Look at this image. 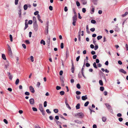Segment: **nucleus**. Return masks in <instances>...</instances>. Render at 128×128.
Wrapping results in <instances>:
<instances>
[{
  "label": "nucleus",
  "mask_w": 128,
  "mask_h": 128,
  "mask_svg": "<svg viewBox=\"0 0 128 128\" xmlns=\"http://www.w3.org/2000/svg\"><path fill=\"white\" fill-rule=\"evenodd\" d=\"M74 15L72 17L73 22L72 24L73 26H75L76 25V23L77 20V15L76 12L74 11Z\"/></svg>",
  "instance_id": "f257e3e1"
},
{
  "label": "nucleus",
  "mask_w": 128,
  "mask_h": 128,
  "mask_svg": "<svg viewBox=\"0 0 128 128\" xmlns=\"http://www.w3.org/2000/svg\"><path fill=\"white\" fill-rule=\"evenodd\" d=\"M75 116H79L78 117V118H83L84 116V114L82 112H78L76 113L75 115Z\"/></svg>",
  "instance_id": "f03ea898"
},
{
  "label": "nucleus",
  "mask_w": 128,
  "mask_h": 128,
  "mask_svg": "<svg viewBox=\"0 0 128 128\" xmlns=\"http://www.w3.org/2000/svg\"><path fill=\"white\" fill-rule=\"evenodd\" d=\"M105 104L108 110L111 113H112L113 111L112 109L111 108V106L108 103H106Z\"/></svg>",
  "instance_id": "7ed1b4c3"
},
{
  "label": "nucleus",
  "mask_w": 128,
  "mask_h": 128,
  "mask_svg": "<svg viewBox=\"0 0 128 128\" xmlns=\"http://www.w3.org/2000/svg\"><path fill=\"white\" fill-rule=\"evenodd\" d=\"M34 30L36 32L38 29V26L37 23H34Z\"/></svg>",
  "instance_id": "20e7f679"
},
{
  "label": "nucleus",
  "mask_w": 128,
  "mask_h": 128,
  "mask_svg": "<svg viewBox=\"0 0 128 128\" xmlns=\"http://www.w3.org/2000/svg\"><path fill=\"white\" fill-rule=\"evenodd\" d=\"M65 102L66 104V107L68 108L69 110H70L71 109V108L69 104L67 103L68 101L67 100L66 98L65 99Z\"/></svg>",
  "instance_id": "39448f33"
},
{
  "label": "nucleus",
  "mask_w": 128,
  "mask_h": 128,
  "mask_svg": "<svg viewBox=\"0 0 128 128\" xmlns=\"http://www.w3.org/2000/svg\"><path fill=\"white\" fill-rule=\"evenodd\" d=\"M29 89L30 91L32 93H34V92L35 91L34 88L32 86H30Z\"/></svg>",
  "instance_id": "423d86ee"
},
{
  "label": "nucleus",
  "mask_w": 128,
  "mask_h": 128,
  "mask_svg": "<svg viewBox=\"0 0 128 128\" xmlns=\"http://www.w3.org/2000/svg\"><path fill=\"white\" fill-rule=\"evenodd\" d=\"M30 104H31L33 105L34 104V98H31L29 100Z\"/></svg>",
  "instance_id": "0eeeda50"
},
{
  "label": "nucleus",
  "mask_w": 128,
  "mask_h": 128,
  "mask_svg": "<svg viewBox=\"0 0 128 128\" xmlns=\"http://www.w3.org/2000/svg\"><path fill=\"white\" fill-rule=\"evenodd\" d=\"M38 18V20L41 23H42V21L40 19V17L39 14L37 16Z\"/></svg>",
  "instance_id": "6e6552de"
},
{
  "label": "nucleus",
  "mask_w": 128,
  "mask_h": 128,
  "mask_svg": "<svg viewBox=\"0 0 128 128\" xmlns=\"http://www.w3.org/2000/svg\"><path fill=\"white\" fill-rule=\"evenodd\" d=\"M88 98L87 95L83 96L82 97V100H85Z\"/></svg>",
  "instance_id": "1a4fd4ad"
},
{
  "label": "nucleus",
  "mask_w": 128,
  "mask_h": 128,
  "mask_svg": "<svg viewBox=\"0 0 128 128\" xmlns=\"http://www.w3.org/2000/svg\"><path fill=\"white\" fill-rule=\"evenodd\" d=\"M119 71L120 72L124 74H126V72L124 69H121L119 70Z\"/></svg>",
  "instance_id": "9d476101"
},
{
  "label": "nucleus",
  "mask_w": 128,
  "mask_h": 128,
  "mask_svg": "<svg viewBox=\"0 0 128 128\" xmlns=\"http://www.w3.org/2000/svg\"><path fill=\"white\" fill-rule=\"evenodd\" d=\"M74 65L72 63V67L71 69V71L72 73H74Z\"/></svg>",
  "instance_id": "9b49d317"
},
{
  "label": "nucleus",
  "mask_w": 128,
  "mask_h": 128,
  "mask_svg": "<svg viewBox=\"0 0 128 128\" xmlns=\"http://www.w3.org/2000/svg\"><path fill=\"white\" fill-rule=\"evenodd\" d=\"M91 14H93L94 12V8L93 7V6H92L91 7Z\"/></svg>",
  "instance_id": "f8f14e48"
},
{
  "label": "nucleus",
  "mask_w": 128,
  "mask_h": 128,
  "mask_svg": "<svg viewBox=\"0 0 128 128\" xmlns=\"http://www.w3.org/2000/svg\"><path fill=\"white\" fill-rule=\"evenodd\" d=\"M7 74L9 78L11 80L12 78V75H11L10 73L9 72H7Z\"/></svg>",
  "instance_id": "ddd939ff"
},
{
  "label": "nucleus",
  "mask_w": 128,
  "mask_h": 128,
  "mask_svg": "<svg viewBox=\"0 0 128 128\" xmlns=\"http://www.w3.org/2000/svg\"><path fill=\"white\" fill-rule=\"evenodd\" d=\"M86 31L87 33L88 34H90V32L88 28V25H87L86 26Z\"/></svg>",
  "instance_id": "4468645a"
},
{
  "label": "nucleus",
  "mask_w": 128,
  "mask_h": 128,
  "mask_svg": "<svg viewBox=\"0 0 128 128\" xmlns=\"http://www.w3.org/2000/svg\"><path fill=\"white\" fill-rule=\"evenodd\" d=\"M60 79L61 81V82L62 83H64V78L62 76H61L60 77Z\"/></svg>",
  "instance_id": "2eb2a0df"
},
{
  "label": "nucleus",
  "mask_w": 128,
  "mask_h": 128,
  "mask_svg": "<svg viewBox=\"0 0 128 128\" xmlns=\"http://www.w3.org/2000/svg\"><path fill=\"white\" fill-rule=\"evenodd\" d=\"M74 121L75 122L77 123L78 124H82V122L78 120H74Z\"/></svg>",
  "instance_id": "dca6fc26"
},
{
  "label": "nucleus",
  "mask_w": 128,
  "mask_h": 128,
  "mask_svg": "<svg viewBox=\"0 0 128 128\" xmlns=\"http://www.w3.org/2000/svg\"><path fill=\"white\" fill-rule=\"evenodd\" d=\"M33 24L37 23L36 19L35 16H33Z\"/></svg>",
  "instance_id": "f3484780"
},
{
  "label": "nucleus",
  "mask_w": 128,
  "mask_h": 128,
  "mask_svg": "<svg viewBox=\"0 0 128 128\" xmlns=\"http://www.w3.org/2000/svg\"><path fill=\"white\" fill-rule=\"evenodd\" d=\"M82 2L84 5H85L87 3V2L86 0H81Z\"/></svg>",
  "instance_id": "a211bd4d"
},
{
  "label": "nucleus",
  "mask_w": 128,
  "mask_h": 128,
  "mask_svg": "<svg viewBox=\"0 0 128 128\" xmlns=\"http://www.w3.org/2000/svg\"><path fill=\"white\" fill-rule=\"evenodd\" d=\"M18 14H19V18H21L22 17L21 15V10L20 9L19 10V12L18 13Z\"/></svg>",
  "instance_id": "6ab92c4d"
},
{
  "label": "nucleus",
  "mask_w": 128,
  "mask_h": 128,
  "mask_svg": "<svg viewBox=\"0 0 128 128\" xmlns=\"http://www.w3.org/2000/svg\"><path fill=\"white\" fill-rule=\"evenodd\" d=\"M40 43L44 45H45L46 44L45 42L43 40H41Z\"/></svg>",
  "instance_id": "aec40b11"
},
{
  "label": "nucleus",
  "mask_w": 128,
  "mask_h": 128,
  "mask_svg": "<svg viewBox=\"0 0 128 128\" xmlns=\"http://www.w3.org/2000/svg\"><path fill=\"white\" fill-rule=\"evenodd\" d=\"M80 104H78L76 106V109H78L80 108Z\"/></svg>",
  "instance_id": "412c9836"
},
{
  "label": "nucleus",
  "mask_w": 128,
  "mask_h": 128,
  "mask_svg": "<svg viewBox=\"0 0 128 128\" xmlns=\"http://www.w3.org/2000/svg\"><path fill=\"white\" fill-rule=\"evenodd\" d=\"M106 120V117H103L102 118V120L104 122H105Z\"/></svg>",
  "instance_id": "4be33fe9"
},
{
  "label": "nucleus",
  "mask_w": 128,
  "mask_h": 128,
  "mask_svg": "<svg viewBox=\"0 0 128 128\" xmlns=\"http://www.w3.org/2000/svg\"><path fill=\"white\" fill-rule=\"evenodd\" d=\"M28 8V5L27 4H25L24 6V10H26Z\"/></svg>",
  "instance_id": "5701e85b"
},
{
  "label": "nucleus",
  "mask_w": 128,
  "mask_h": 128,
  "mask_svg": "<svg viewBox=\"0 0 128 128\" xmlns=\"http://www.w3.org/2000/svg\"><path fill=\"white\" fill-rule=\"evenodd\" d=\"M19 82V80L18 78H17L15 84L16 85H17L18 84Z\"/></svg>",
  "instance_id": "b1692460"
},
{
  "label": "nucleus",
  "mask_w": 128,
  "mask_h": 128,
  "mask_svg": "<svg viewBox=\"0 0 128 128\" xmlns=\"http://www.w3.org/2000/svg\"><path fill=\"white\" fill-rule=\"evenodd\" d=\"M99 83L100 85L101 86H102L103 85L102 81V80H99Z\"/></svg>",
  "instance_id": "393cba45"
},
{
  "label": "nucleus",
  "mask_w": 128,
  "mask_h": 128,
  "mask_svg": "<svg viewBox=\"0 0 128 128\" xmlns=\"http://www.w3.org/2000/svg\"><path fill=\"white\" fill-rule=\"evenodd\" d=\"M45 30L46 31V34H48V27H46L45 28Z\"/></svg>",
  "instance_id": "a878e982"
},
{
  "label": "nucleus",
  "mask_w": 128,
  "mask_h": 128,
  "mask_svg": "<svg viewBox=\"0 0 128 128\" xmlns=\"http://www.w3.org/2000/svg\"><path fill=\"white\" fill-rule=\"evenodd\" d=\"M2 57L3 59L4 60H6V56L4 54H2Z\"/></svg>",
  "instance_id": "bb28decb"
},
{
  "label": "nucleus",
  "mask_w": 128,
  "mask_h": 128,
  "mask_svg": "<svg viewBox=\"0 0 128 128\" xmlns=\"http://www.w3.org/2000/svg\"><path fill=\"white\" fill-rule=\"evenodd\" d=\"M25 26L24 30L26 29L28 27V24L26 22H25Z\"/></svg>",
  "instance_id": "cd10ccee"
},
{
  "label": "nucleus",
  "mask_w": 128,
  "mask_h": 128,
  "mask_svg": "<svg viewBox=\"0 0 128 128\" xmlns=\"http://www.w3.org/2000/svg\"><path fill=\"white\" fill-rule=\"evenodd\" d=\"M55 121L57 125H58L59 124H61V123L58 120H55Z\"/></svg>",
  "instance_id": "c85d7f7f"
},
{
  "label": "nucleus",
  "mask_w": 128,
  "mask_h": 128,
  "mask_svg": "<svg viewBox=\"0 0 128 128\" xmlns=\"http://www.w3.org/2000/svg\"><path fill=\"white\" fill-rule=\"evenodd\" d=\"M89 103V102L88 101H87L86 102L84 105V106H87Z\"/></svg>",
  "instance_id": "c756f323"
},
{
  "label": "nucleus",
  "mask_w": 128,
  "mask_h": 128,
  "mask_svg": "<svg viewBox=\"0 0 128 128\" xmlns=\"http://www.w3.org/2000/svg\"><path fill=\"white\" fill-rule=\"evenodd\" d=\"M93 66L94 68H97V67L96 66V62H94L93 64Z\"/></svg>",
  "instance_id": "7c9ffc66"
},
{
  "label": "nucleus",
  "mask_w": 128,
  "mask_h": 128,
  "mask_svg": "<svg viewBox=\"0 0 128 128\" xmlns=\"http://www.w3.org/2000/svg\"><path fill=\"white\" fill-rule=\"evenodd\" d=\"M102 38V36H98L97 37V39L98 40H99Z\"/></svg>",
  "instance_id": "2f4dec72"
},
{
  "label": "nucleus",
  "mask_w": 128,
  "mask_h": 128,
  "mask_svg": "<svg viewBox=\"0 0 128 128\" xmlns=\"http://www.w3.org/2000/svg\"><path fill=\"white\" fill-rule=\"evenodd\" d=\"M91 22L92 24H95L96 22L95 20H91Z\"/></svg>",
  "instance_id": "473e14b6"
},
{
  "label": "nucleus",
  "mask_w": 128,
  "mask_h": 128,
  "mask_svg": "<svg viewBox=\"0 0 128 128\" xmlns=\"http://www.w3.org/2000/svg\"><path fill=\"white\" fill-rule=\"evenodd\" d=\"M93 2L94 4L95 5H96L97 4V1L96 0H93Z\"/></svg>",
  "instance_id": "72a5a7b5"
},
{
  "label": "nucleus",
  "mask_w": 128,
  "mask_h": 128,
  "mask_svg": "<svg viewBox=\"0 0 128 128\" xmlns=\"http://www.w3.org/2000/svg\"><path fill=\"white\" fill-rule=\"evenodd\" d=\"M128 14V13L127 12H126L124 14H122V16L123 17H124L125 16H126Z\"/></svg>",
  "instance_id": "f704fd0d"
},
{
  "label": "nucleus",
  "mask_w": 128,
  "mask_h": 128,
  "mask_svg": "<svg viewBox=\"0 0 128 128\" xmlns=\"http://www.w3.org/2000/svg\"><path fill=\"white\" fill-rule=\"evenodd\" d=\"M10 41L11 42H12L13 41L12 40V35L11 34H10Z\"/></svg>",
  "instance_id": "c9c22d12"
},
{
  "label": "nucleus",
  "mask_w": 128,
  "mask_h": 128,
  "mask_svg": "<svg viewBox=\"0 0 128 128\" xmlns=\"http://www.w3.org/2000/svg\"><path fill=\"white\" fill-rule=\"evenodd\" d=\"M100 90L101 91H103L104 90V88L103 86H101L100 88Z\"/></svg>",
  "instance_id": "e433bc0d"
},
{
  "label": "nucleus",
  "mask_w": 128,
  "mask_h": 128,
  "mask_svg": "<svg viewBox=\"0 0 128 128\" xmlns=\"http://www.w3.org/2000/svg\"><path fill=\"white\" fill-rule=\"evenodd\" d=\"M54 111L55 113H57L58 110V109H55L54 110Z\"/></svg>",
  "instance_id": "4c0bfd02"
},
{
  "label": "nucleus",
  "mask_w": 128,
  "mask_h": 128,
  "mask_svg": "<svg viewBox=\"0 0 128 128\" xmlns=\"http://www.w3.org/2000/svg\"><path fill=\"white\" fill-rule=\"evenodd\" d=\"M64 91H61L60 92V94L61 95H63L64 94Z\"/></svg>",
  "instance_id": "58836bf2"
},
{
  "label": "nucleus",
  "mask_w": 128,
  "mask_h": 128,
  "mask_svg": "<svg viewBox=\"0 0 128 128\" xmlns=\"http://www.w3.org/2000/svg\"><path fill=\"white\" fill-rule=\"evenodd\" d=\"M76 87L78 89H80V86L79 84H77Z\"/></svg>",
  "instance_id": "ea45409f"
},
{
  "label": "nucleus",
  "mask_w": 128,
  "mask_h": 128,
  "mask_svg": "<svg viewBox=\"0 0 128 128\" xmlns=\"http://www.w3.org/2000/svg\"><path fill=\"white\" fill-rule=\"evenodd\" d=\"M39 109L41 112L44 110L42 107V106L41 107L40 106Z\"/></svg>",
  "instance_id": "a19ab883"
},
{
  "label": "nucleus",
  "mask_w": 128,
  "mask_h": 128,
  "mask_svg": "<svg viewBox=\"0 0 128 128\" xmlns=\"http://www.w3.org/2000/svg\"><path fill=\"white\" fill-rule=\"evenodd\" d=\"M44 107H45L47 106V102L46 101H45L44 102Z\"/></svg>",
  "instance_id": "79ce46f5"
},
{
  "label": "nucleus",
  "mask_w": 128,
  "mask_h": 128,
  "mask_svg": "<svg viewBox=\"0 0 128 128\" xmlns=\"http://www.w3.org/2000/svg\"><path fill=\"white\" fill-rule=\"evenodd\" d=\"M8 54L9 56H12V50H10L8 51Z\"/></svg>",
  "instance_id": "37998d69"
},
{
  "label": "nucleus",
  "mask_w": 128,
  "mask_h": 128,
  "mask_svg": "<svg viewBox=\"0 0 128 128\" xmlns=\"http://www.w3.org/2000/svg\"><path fill=\"white\" fill-rule=\"evenodd\" d=\"M76 5L78 6H80V4L79 2L77 1L76 2Z\"/></svg>",
  "instance_id": "c03bdc74"
},
{
  "label": "nucleus",
  "mask_w": 128,
  "mask_h": 128,
  "mask_svg": "<svg viewBox=\"0 0 128 128\" xmlns=\"http://www.w3.org/2000/svg\"><path fill=\"white\" fill-rule=\"evenodd\" d=\"M32 109L34 111H37V109L35 107H32Z\"/></svg>",
  "instance_id": "a18cd8bd"
},
{
  "label": "nucleus",
  "mask_w": 128,
  "mask_h": 128,
  "mask_svg": "<svg viewBox=\"0 0 128 128\" xmlns=\"http://www.w3.org/2000/svg\"><path fill=\"white\" fill-rule=\"evenodd\" d=\"M85 64V63H84V64L82 67V69H81V72H83V70L84 69V68L85 67V66H84V64Z\"/></svg>",
  "instance_id": "49530a36"
},
{
  "label": "nucleus",
  "mask_w": 128,
  "mask_h": 128,
  "mask_svg": "<svg viewBox=\"0 0 128 128\" xmlns=\"http://www.w3.org/2000/svg\"><path fill=\"white\" fill-rule=\"evenodd\" d=\"M90 30L92 32H94L95 30V28H94L90 29Z\"/></svg>",
  "instance_id": "de8ad7c7"
},
{
  "label": "nucleus",
  "mask_w": 128,
  "mask_h": 128,
  "mask_svg": "<svg viewBox=\"0 0 128 128\" xmlns=\"http://www.w3.org/2000/svg\"><path fill=\"white\" fill-rule=\"evenodd\" d=\"M61 88L60 86H57L56 87V89L57 90H59Z\"/></svg>",
  "instance_id": "09e8293b"
},
{
  "label": "nucleus",
  "mask_w": 128,
  "mask_h": 128,
  "mask_svg": "<svg viewBox=\"0 0 128 128\" xmlns=\"http://www.w3.org/2000/svg\"><path fill=\"white\" fill-rule=\"evenodd\" d=\"M60 47L62 49L64 48V44L63 43H62L60 45Z\"/></svg>",
  "instance_id": "8fccbe9b"
},
{
  "label": "nucleus",
  "mask_w": 128,
  "mask_h": 128,
  "mask_svg": "<svg viewBox=\"0 0 128 128\" xmlns=\"http://www.w3.org/2000/svg\"><path fill=\"white\" fill-rule=\"evenodd\" d=\"M25 94L27 96H29L30 95V93L27 92H25Z\"/></svg>",
  "instance_id": "3c124183"
},
{
  "label": "nucleus",
  "mask_w": 128,
  "mask_h": 128,
  "mask_svg": "<svg viewBox=\"0 0 128 128\" xmlns=\"http://www.w3.org/2000/svg\"><path fill=\"white\" fill-rule=\"evenodd\" d=\"M3 121L6 124H8V122L6 119H4L3 120Z\"/></svg>",
  "instance_id": "603ef678"
},
{
  "label": "nucleus",
  "mask_w": 128,
  "mask_h": 128,
  "mask_svg": "<svg viewBox=\"0 0 128 128\" xmlns=\"http://www.w3.org/2000/svg\"><path fill=\"white\" fill-rule=\"evenodd\" d=\"M46 112L48 114H50L51 112L48 109H47L46 110Z\"/></svg>",
  "instance_id": "864d4df0"
},
{
  "label": "nucleus",
  "mask_w": 128,
  "mask_h": 128,
  "mask_svg": "<svg viewBox=\"0 0 128 128\" xmlns=\"http://www.w3.org/2000/svg\"><path fill=\"white\" fill-rule=\"evenodd\" d=\"M117 116L118 117H121L122 116V114H121L120 113H118L117 114Z\"/></svg>",
  "instance_id": "5fc2aeb1"
},
{
  "label": "nucleus",
  "mask_w": 128,
  "mask_h": 128,
  "mask_svg": "<svg viewBox=\"0 0 128 128\" xmlns=\"http://www.w3.org/2000/svg\"><path fill=\"white\" fill-rule=\"evenodd\" d=\"M76 94L78 95L80 94H81V92L78 91H77L76 92Z\"/></svg>",
  "instance_id": "6e6d98bb"
},
{
  "label": "nucleus",
  "mask_w": 128,
  "mask_h": 128,
  "mask_svg": "<svg viewBox=\"0 0 128 128\" xmlns=\"http://www.w3.org/2000/svg\"><path fill=\"white\" fill-rule=\"evenodd\" d=\"M82 12L84 13L86 12V9L85 8H83L82 10Z\"/></svg>",
  "instance_id": "4d7b16f0"
},
{
  "label": "nucleus",
  "mask_w": 128,
  "mask_h": 128,
  "mask_svg": "<svg viewBox=\"0 0 128 128\" xmlns=\"http://www.w3.org/2000/svg\"><path fill=\"white\" fill-rule=\"evenodd\" d=\"M49 8L50 10H53L52 7L51 6H49Z\"/></svg>",
  "instance_id": "13d9d810"
},
{
  "label": "nucleus",
  "mask_w": 128,
  "mask_h": 128,
  "mask_svg": "<svg viewBox=\"0 0 128 128\" xmlns=\"http://www.w3.org/2000/svg\"><path fill=\"white\" fill-rule=\"evenodd\" d=\"M22 46L24 48L26 49V46L25 44H22Z\"/></svg>",
  "instance_id": "bf43d9fd"
},
{
  "label": "nucleus",
  "mask_w": 128,
  "mask_h": 128,
  "mask_svg": "<svg viewBox=\"0 0 128 128\" xmlns=\"http://www.w3.org/2000/svg\"><path fill=\"white\" fill-rule=\"evenodd\" d=\"M38 13H39V12L38 11H36L34 13V14L35 15H38Z\"/></svg>",
  "instance_id": "052dcab7"
},
{
  "label": "nucleus",
  "mask_w": 128,
  "mask_h": 128,
  "mask_svg": "<svg viewBox=\"0 0 128 128\" xmlns=\"http://www.w3.org/2000/svg\"><path fill=\"white\" fill-rule=\"evenodd\" d=\"M18 0H15V4L16 5H17L18 4Z\"/></svg>",
  "instance_id": "680f3d73"
},
{
  "label": "nucleus",
  "mask_w": 128,
  "mask_h": 128,
  "mask_svg": "<svg viewBox=\"0 0 128 128\" xmlns=\"http://www.w3.org/2000/svg\"><path fill=\"white\" fill-rule=\"evenodd\" d=\"M98 48V45H96V46H95L94 50H96Z\"/></svg>",
  "instance_id": "e2e57ef3"
},
{
  "label": "nucleus",
  "mask_w": 128,
  "mask_h": 128,
  "mask_svg": "<svg viewBox=\"0 0 128 128\" xmlns=\"http://www.w3.org/2000/svg\"><path fill=\"white\" fill-rule=\"evenodd\" d=\"M68 10V9L66 6H65L64 8V11L65 12H66Z\"/></svg>",
  "instance_id": "0e129e2a"
},
{
  "label": "nucleus",
  "mask_w": 128,
  "mask_h": 128,
  "mask_svg": "<svg viewBox=\"0 0 128 128\" xmlns=\"http://www.w3.org/2000/svg\"><path fill=\"white\" fill-rule=\"evenodd\" d=\"M118 120L120 122H121L123 120V118H118Z\"/></svg>",
  "instance_id": "69168bd1"
},
{
  "label": "nucleus",
  "mask_w": 128,
  "mask_h": 128,
  "mask_svg": "<svg viewBox=\"0 0 128 128\" xmlns=\"http://www.w3.org/2000/svg\"><path fill=\"white\" fill-rule=\"evenodd\" d=\"M32 20H30L28 21V23L30 24H32Z\"/></svg>",
  "instance_id": "338daca9"
},
{
  "label": "nucleus",
  "mask_w": 128,
  "mask_h": 128,
  "mask_svg": "<svg viewBox=\"0 0 128 128\" xmlns=\"http://www.w3.org/2000/svg\"><path fill=\"white\" fill-rule=\"evenodd\" d=\"M25 42L27 44H30V42L28 40H26L25 41Z\"/></svg>",
  "instance_id": "774afa93"
}]
</instances>
